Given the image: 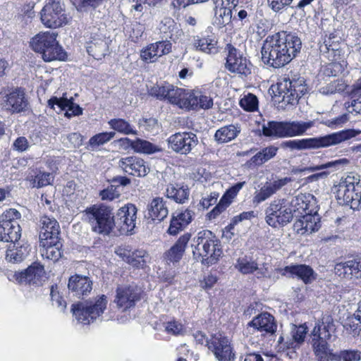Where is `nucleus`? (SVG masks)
<instances>
[{
  "instance_id": "nucleus-15",
  "label": "nucleus",
  "mask_w": 361,
  "mask_h": 361,
  "mask_svg": "<svg viewBox=\"0 0 361 361\" xmlns=\"http://www.w3.org/2000/svg\"><path fill=\"white\" fill-rule=\"evenodd\" d=\"M45 274L44 266L39 262H33L27 269L14 272L12 280L21 285L38 286L44 281Z\"/></svg>"
},
{
  "instance_id": "nucleus-9",
  "label": "nucleus",
  "mask_w": 361,
  "mask_h": 361,
  "mask_svg": "<svg viewBox=\"0 0 361 361\" xmlns=\"http://www.w3.org/2000/svg\"><path fill=\"white\" fill-rule=\"evenodd\" d=\"M107 304L106 296L102 295L90 300L73 305L71 311L80 323L88 324L102 316Z\"/></svg>"
},
{
  "instance_id": "nucleus-60",
  "label": "nucleus",
  "mask_w": 361,
  "mask_h": 361,
  "mask_svg": "<svg viewBox=\"0 0 361 361\" xmlns=\"http://www.w3.org/2000/svg\"><path fill=\"white\" fill-rule=\"evenodd\" d=\"M351 101L345 103L349 113L361 115V95L352 92Z\"/></svg>"
},
{
  "instance_id": "nucleus-53",
  "label": "nucleus",
  "mask_w": 361,
  "mask_h": 361,
  "mask_svg": "<svg viewBox=\"0 0 361 361\" xmlns=\"http://www.w3.org/2000/svg\"><path fill=\"white\" fill-rule=\"evenodd\" d=\"M345 326L354 336H361V302L355 313L347 319Z\"/></svg>"
},
{
  "instance_id": "nucleus-11",
  "label": "nucleus",
  "mask_w": 361,
  "mask_h": 361,
  "mask_svg": "<svg viewBox=\"0 0 361 361\" xmlns=\"http://www.w3.org/2000/svg\"><path fill=\"white\" fill-rule=\"evenodd\" d=\"M21 214L16 209H9L0 216V241L16 243L21 237L18 222Z\"/></svg>"
},
{
  "instance_id": "nucleus-36",
  "label": "nucleus",
  "mask_w": 361,
  "mask_h": 361,
  "mask_svg": "<svg viewBox=\"0 0 361 361\" xmlns=\"http://www.w3.org/2000/svg\"><path fill=\"white\" fill-rule=\"evenodd\" d=\"M245 185V181L239 182L228 189L219 204L208 214L209 219H214L225 210Z\"/></svg>"
},
{
  "instance_id": "nucleus-44",
  "label": "nucleus",
  "mask_w": 361,
  "mask_h": 361,
  "mask_svg": "<svg viewBox=\"0 0 361 361\" xmlns=\"http://www.w3.org/2000/svg\"><path fill=\"white\" fill-rule=\"evenodd\" d=\"M166 195L178 204H184L190 196V190L187 185L169 184L166 189Z\"/></svg>"
},
{
  "instance_id": "nucleus-18",
  "label": "nucleus",
  "mask_w": 361,
  "mask_h": 361,
  "mask_svg": "<svg viewBox=\"0 0 361 361\" xmlns=\"http://www.w3.org/2000/svg\"><path fill=\"white\" fill-rule=\"evenodd\" d=\"M169 147L177 153L188 154L197 145V135L192 132L177 133L168 139Z\"/></svg>"
},
{
  "instance_id": "nucleus-30",
  "label": "nucleus",
  "mask_w": 361,
  "mask_h": 361,
  "mask_svg": "<svg viewBox=\"0 0 361 361\" xmlns=\"http://www.w3.org/2000/svg\"><path fill=\"white\" fill-rule=\"evenodd\" d=\"M276 271L283 276L288 277L295 276L300 279L305 283L312 282L316 279L317 276L312 267L306 264L286 266L284 268L276 269Z\"/></svg>"
},
{
  "instance_id": "nucleus-14",
  "label": "nucleus",
  "mask_w": 361,
  "mask_h": 361,
  "mask_svg": "<svg viewBox=\"0 0 361 361\" xmlns=\"http://www.w3.org/2000/svg\"><path fill=\"white\" fill-rule=\"evenodd\" d=\"M235 268L242 274H255L257 279L270 278L271 267L269 263H259L254 258L243 255L238 257Z\"/></svg>"
},
{
  "instance_id": "nucleus-56",
  "label": "nucleus",
  "mask_w": 361,
  "mask_h": 361,
  "mask_svg": "<svg viewBox=\"0 0 361 361\" xmlns=\"http://www.w3.org/2000/svg\"><path fill=\"white\" fill-rule=\"evenodd\" d=\"M116 133L114 132H105L96 134L89 140L88 145L92 149H95L110 141L114 137Z\"/></svg>"
},
{
  "instance_id": "nucleus-47",
  "label": "nucleus",
  "mask_w": 361,
  "mask_h": 361,
  "mask_svg": "<svg viewBox=\"0 0 361 361\" xmlns=\"http://www.w3.org/2000/svg\"><path fill=\"white\" fill-rule=\"evenodd\" d=\"M190 96L188 109H209L213 106V99L209 96L203 94L201 92L192 91Z\"/></svg>"
},
{
  "instance_id": "nucleus-62",
  "label": "nucleus",
  "mask_w": 361,
  "mask_h": 361,
  "mask_svg": "<svg viewBox=\"0 0 361 361\" xmlns=\"http://www.w3.org/2000/svg\"><path fill=\"white\" fill-rule=\"evenodd\" d=\"M338 357V361H359L361 359L360 352L357 350L341 351Z\"/></svg>"
},
{
  "instance_id": "nucleus-40",
  "label": "nucleus",
  "mask_w": 361,
  "mask_h": 361,
  "mask_svg": "<svg viewBox=\"0 0 361 361\" xmlns=\"http://www.w3.org/2000/svg\"><path fill=\"white\" fill-rule=\"evenodd\" d=\"M278 149V147L272 145L263 148L247 161L245 166L248 169H254L263 165L276 156Z\"/></svg>"
},
{
  "instance_id": "nucleus-52",
  "label": "nucleus",
  "mask_w": 361,
  "mask_h": 361,
  "mask_svg": "<svg viewBox=\"0 0 361 361\" xmlns=\"http://www.w3.org/2000/svg\"><path fill=\"white\" fill-rule=\"evenodd\" d=\"M313 125L312 121H292L286 122L287 137H294L302 135Z\"/></svg>"
},
{
  "instance_id": "nucleus-21",
  "label": "nucleus",
  "mask_w": 361,
  "mask_h": 361,
  "mask_svg": "<svg viewBox=\"0 0 361 361\" xmlns=\"http://www.w3.org/2000/svg\"><path fill=\"white\" fill-rule=\"evenodd\" d=\"M0 104L7 111L19 113L27 109L28 103L24 92L20 90H15L9 93H1Z\"/></svg>"
},
{
  "instance_id": "nucleus-41",
  "label": "nucleus",
  "mask_w": 361,
  "mask_h": 361,
  "mask_svg": "<svg viewBox=\"0 0 361 361\" xmlns=\"http://www.w3.org/2000/svg\"><path fill=\"white\" fill-rule=\"evenodd\" d=\"M30 252V245L27 244L20 245L16 242L11 244L6 253V260L10 263H19L23 262Z\"/></svg>"
},
{
  "instance_id": "nucleus-28",
  "label": "nucleus",
  "mask_w": 361,
  "mask_h": 361,
  "mask_svg": "<svg viewBox=\"0 0 361 361\" xmlns=\"http://www.w3.org/2000/svg\"><path fill=\"white\" fill-rule=\"evenodd\" d=\"M118 166L126 173L138 177L145 176L150 170L147 162L137 157L122 158L118 162Z\"/></svg>"
},
{
  "instance_id": "nucleus-23",
  "label": "nucleus",
  "mask_w": 361,
  "mask_h": 361,
  "mask_svg": "<svg viewBox=\"0 0 361 361\" xmlns=\"http://www.w3.org/2000/svg\"><path fill=\"white\" fill-rule=\"evenodd\" d=\"M139 298V291L137 287L125 285L117 288L114 302L116 303L118 308L124 311L133 307Z\"/></svg>"
},
{
  "instance_id": "nucleus-27",
  "label": "nucleus",
  "mask_w": 361,
  "mask_h": 361,
  "mask_svg": "<svg viewBox=\"0 0 361 361\" xmlns=\"http://www.w3.org/2000/svg\"><path fill=\"white\" fill-rule=\"evenodd\" d=\"M191 238V235L188 233H184L178 238L176 243L166 250L163 255L164 261L168 265H175L182 259L185 248Z\"/></svg>"
},
{
  "instance_id": "nucleus-7",
  "label": "nucleus",
  "mask_w": 361,
  "mask_h": 361,
  "mask_svg": "<svg viewBox=\"0 0 361 361\" xmlns=\"http://www.w3.org/2000/svg\"><path fill=\"white\" fill-rule=\"evenodd\" d=\"M272 88L275 97L278 98V102L281 104L282 107L288 104H296L298 99L307 92L303 77L293 78L291 80L286 78H281L276 86Z\"/></svg>"
},
{
  "instance_id": "nucleus-25",
  "label": "nucleus",
  "mask_w": 361,
  "mask_h": 361,
  "mask_svg": "<svg viewBox=\"0 0 361 361\" xmlns=\"http://www.w3.org/2000/svg\"><path fill=\"white\" fill-rule=\"evenodd\" d=\"M172 44L169 40L159 41L152 43L144 48L140 56L146 62L153 63L162 56L171 52Z\"/></svg>"
},
{
  "instance_id": "nucleus-26",
  "label": "nucleus",
  "mask_w": 361,
  "mask_h": 361,
  "mask_svg": "<svg viewBox=\"0 0 361 361\" xmlns=\"http://www.w3.org/2000/svg\"><path fill=\"white\" fill-rule=\"evenodd\" d=\"M315 200L310 194H299L289 202L292 216L300 217L307 213H312Z\"/></svg>"
},
{
  "instance_id": "nucleus-19",
  "label": "nucleus",
  "mask_w": 361,
  "mask_h": 361,
  "mask_svg": "<svg viewBox=\"0 0 361 361\" xmlns=\"http://www.w3.org/2000/svg\"><path fill=\"white\" fill-rule=\"evenodd\" d=\"M89 41L87 42V51L89 54L99 60L104 57L108 52L109 44L104 35L100 29L96 27L90 28Z\"/></svg>"
},
{
  "instance_id": "nucleus-2",
  "label": "nucleus",
  "mask_w": 361,
  "mask_h": 361,
  "mask_svg": "<svg viewBox=\"0 0 361 361\" xmlns=\"http://www.w3.org/2000/svg\"><path fill=\"white\" fill-rule=\"evenodd\" d=\"M335 325L330 316H324L318 320L312 330L310 343L318 361H329L331 359L332 352L329 343L335 338Z\"/></svg>"
},
{
  "instance_id": "nucleus-4",
  "label": "nucleus",
  "mask_w": 361,
  "mask_h": 361,
  "mask_svg": "<svg viewBox=\"0 0 361 361\" xmlns=\"http://www.w3.org/2000/svg\"><path fill=\"white\" fill-rule=\"evenodd\" d=\"M57 37L58 34L54 32H41L31 39L30 44L45 62L64 61L66 52L59 44Z\"/></svg>"
},
{
  "instance_id": "nucleus-51",
  "label": "nucleus",
  "mask_w": 361,
  "mask_h": 361,
  "mask_svg": "<svg viewBox=\"0 0 361 361\" xmlns=\"http://www.w3.org/2000/svg\"><path fill=\"white\" fill-rule=\"evenodd\" d=\"M217 42L209 37L197 38L194 39L193 45L197 50L206 54H215L218 51Z\"/></svg>"
},
{
  "instance_id": "nucleus-45",
  "label": "nucleus",
  "mask_w": 361,
  "mask_h": 361,
  "mask_svg": "<svg viewBox=\"0 0 361 361\" xmlns=\"http://www.w3.org/2000/svg\"><path fill=\"white\" fill-rule=\"evenodd\" d=\"M336 37L331 33L327 38L324 39L322 44L319 47L320 52L322 54H326V58L329 61H336L337 56L340 55V45L338 39L335 40Z\"/></svg>"
},
{
  "instance_id": "nucleus-61",
  "label": "nucleus",
  "mask_w": 361,
  "mask_h": 361,
  "mask_svg": "<svg viewBox=\"0 0 361 361\" xmlns=\"http://www.w3.org/2000/svg\"><path fill=\"white\" fill-rule=\"evenodd\" d=\"M239 0H214V8L227 10L229 12H232V10L235 8L238 4Z\"/></svg>"
},
{
  "instance_id": "nucleus-54",
  "label": "nucleus",
  "mask_w": 361,
  "mask_h": 361,
  "mask_svg": "<svg viewBox=\"0 0 361 361\" xmlns=\"http://www.w3.org/2000/svg\"><path fill=\"white\" fill-rule=\"evenodd\" d=\"M109 124L114 130L124 135H135L137 130L126 121L121 118H114L109 121Z\"/></svg>"
},
{
  "instance_id": "nucleus-33",
  "label": "nucleus",
  "mask_w": 361,
  "mask_h": 361,
  "mask_svg": "<svg viewBox=\"0 0 361 361\" xmlns=\"http://www.w3.org/2000/svg\"><path fill=\"white\" fill-rule=\"evenodd\" d=\"M294 229L301 235H309L318 231L321 226L319 216L316 212L312 214V213H307L300 218L294 223Z\"/></svg>"
},
{
  "instance_id": "nucleus-24",
  "label": "nucleus",
  "mask_w": 361,
  "mask_h": 361,
  "mask_svg": "<svg viewBox=\"0 0 361 361\" xmlns=\"http://www.w3.org/2000/svg\"><path fill=\"white\" fill-rule=\"evenodd\" d=\"M195 212L190 207L176 211L171 219L168 233L176 235L185 228L192 221Z\"/></svg>"
},
{
  "instance_id": "nucleus-29",
  "label": "nucleus",
  "mask_w": 361,
  "mask_h": 361,
  "mask_svg": "<svg viewBox=\"0 0 361 361\" xmlns=\"http://www.w3.org/2000/svg\"><path fill=\"white\" fill-rule=\"evenodd\" d=\"M48 106L58 114L65 111V116L67 118L80 116L82 114V109L73 102V98L54 97L48 100Z\"/></svg>"
},
{
  "instance_id": "nucleus-42",
  "label": "nucleus",
  "mask_w": 361,
  "mask_h": 361,
  "mask_svg": "<svg viewBox=\"0 0 361 361\" xmlns=\"http://www.w3.org/2000/svg\"><path fill=\"white\" fill-rule=\"evenodd\" d=\"M307 329L305 324L299 326L293 325L290 331V338H286L285 346L287 348H299L305 341Z\"/></svg>"
},
{
  "instance_id": "nucleus-37",
  "label": "nucleus",
  "mask_w": 361,
  "mask_h": 361,
  "mask_svg": "<svg viewBox=\"0 0 361 361\" xmlns=\"http://www.w3.org/2000/svg\"><path fill=\"white\" fill-rule=\"evenodd\" d=\"M147 216L152 221H161L164 220L169 214L166 202L163 197H154L147 207Z\"/></svg>"
},
{
  "instance_id": "nucleus-50",
  "label": "nucleus",
  "mask_w": 361,
  "mask_h": 361,
  "mask_svg": "<svg viewBox=\"0 0 361 361\" xmlns=\"http://www.w3.org/2000/svg\"><path fill=\"white\" fill-rule=\"evenodd\" d=\"M350 161L346 158H341L335 159L331 161H328L326 163L316 165V166H310L301 170V171H309L313 172L319 170L329 169H331L333 171H337L339 169H343L345 166L348 165Z\"/></svg>"
},
{
  "instance_id": "nucleus-49",
  "label": "nucleus",
  "mask_w": 361,
  "mask_h": 361,
  "mask_svg": "<svg viewBox=\"0 0 361 361\" xmlns=\"http://www.w3.org/2000/svg\"><path fill=\"white\" fill-rule=\"evenodd\" d=\"M54 180V176L51 173L42 171H34V173H30L26 180L30 183L32 188H42L49 185Z\"/></svg>"
},
{
  "instance_id": "nucleus-16",
  "label": "nucleus",
  "mask_w": 361,
  "mask_h": 361,
  "mask_svg": "<svg viewBox=\"0 0 361 361\" xmlns=\"http://www.w3.org/2000/svg\"><path fill=\"white\" fill-rule=\"evenodd\" d=\"M137 212V207L133 204H127L118 210L114 219V227L118 230L120 234L133 233L136 226Z\"/></svg>"
},
{
  "instance_id": "nucleus-46",
  "label": "nucleus",
  "mask_w": 361,
  "mask_h": 361,
  "mask_svg": "<svg viewBox=\"0 0 361 361\" xmlns=\"http://www.w3.org/2000/svg\"><path fill=\"white\" fill-rule=\"evenodd\" d=\"M40 244L43 247L42 255L52 261H57L61 257V247L62 244L58 240H41Z\"/></svg>"
},
{
  "instance_id": "nucleus-12",
  "label": "nucleus",
  "mask_w": 361,
  "mask_h": 361,
  "mask_svg": "<svg viewBox=\"0 0 361 361\" xmlns=\"http://www.w3.org/2000/svg\"><path fill=\"white\" fill-rule=\"evenodd\" d=\"M266 222L274 228L284 226L293 219L289 202L284 199L272 200L265 209Z\"/></svg>"
},
{
  "instance_id": "nucleus-22",
  "label": "nucleus",
  "mask_w": 361,
  "mask_h": 361,
  "mask_svg": "<svg viewBox=\"0 0 361 361\" xmlns=\"http://www.w3.org/2000/svg\"><path fill=\"white\" fill-rule=\"evenodd\" d=\"M292 180L291 178L284 177L276 179L272 182L265 183L258 190L255 192L252 199L253 204L258 205L264 202Z\"/></svg>"
},
{
  "instance_id": "nucleus-6",
  "label": "nucleus",
  "mask_w": 361,
  "mask_h": 361,
  "mask_svg": "<svg viewBox=\"0 0 361 361\" xmlns=\"http://www.w3.org/2000/svg\"><path fill=\"white\" fill-rule=\"evenodd\" d=\"M335 188L340 203L348 205L353 209L361 207V178L359 175L350 173L341 178Z\"/></svg>"
},
{
  "instance_id": "nucleus-43",
  "label": "nucleus",
  "mask_w": 361,
  "mask_h": 361,
  "mask_svg": "<svg viewBox=\"0 0 361 361\" xmlns=\"http://www.w3.org/2000/svg\"><path fill=\"white\" fill-rule=\"evenodd\" d=\"M240 127L238 124L224 126L219 128L214 134V140L218 144H224L235 140L240 133Z\"/></svg>"
},
{
  "instance_id": "nucleus-64",
  "label": "nucleus",
  "mask_w": 361,
  "mask_h": 361,
  "mask_svg": "<svg viewBox=\"0 0 361 361\" xmlns=\"http://www.w3.org/2000/svg\"><path fill=\"white\" fill-rule=\"evenodd\" d=\"M63 142L69 147H79L82 143V137L78 133H72L63 140Z\"/></svg>"
},
{
  "instance_id": "nucleus-5",
  "label": "nucleus",
  "mask_w": 361,
  "mask_h": 361,
  "mask_svg": "<svg viewBox=\"0 0 361 361\" xmlns=\"http://www.w3.org/2000/svg\"><path fill=\"white\" fill-rule=\"evenodd\" d=\"M360 133V131L355 130H341L319 137L289 140L285 142V145L290 149H296L327 147L344 142L357 136Z\"/></svg>"
},
{
  "instance_id": "nucleus-13",
  "label": "nucleus",
  "mask_w": 361,
  "mask_h": 361,
  "mask_svg": "<svg viewBox=\"0 0 361 361\" xmlns=\"http://www.w3.org/2000/svg\"><path fill=\"white\" fill-rule=\"evenodd\" d=\"M42 23L49 28H57L68 23L63 4L61 0H47L40 12Z\"/></svg>"
},
{
  "instance_id": "nucleus-32",
  "label": "nucleus",
  "mask_w": 361,
  "mask_h": 361,
  "mask_svg": "<svg viewBox=\"0 0 361 361\" xmlns=\"http://www.w3.org/2000/svg\"><path fill=\"white\" fill-rule=\"evenodd\" d=\"M116 254L129 264L135 267H143L149 258V255L144 250L131 251L127 247H119L115 251Z\"/></svg>"
},
{
  "instance_id": "nucleus-10",
  "label": "nucleus",
  "mask_w": 361,
  "mask_h": 361,
  "mask_svg": "<svg viewBox=\"0 0 361 361\" xmlns=\"http://www.w3.org/2000/svg\"><path fill=\"white\" fill-rule=\"evenodd\" d=\"M191 92L168 82L154 85L148 90L151 96L161 100L167 99L171 104L186 109L190 104Z\"/></svg>"
},
{
  "instance_id": "nucleus-39",
  "label": "nucleus",
  "mask_w": 361,
  "mask_h": 361,
  "mask_svg": "<svg viewBox=\"0 0 361 361\" xmlns=\"http://www.w3.org/2000/svg\"><path fill=\"white\" fill-rule=\"evenodd\" d=\"M159 34L162 38L170 39L173 41L177 40L183 34L180 26L169 17L164 18L158 25Z\"/></svg>"
},
{
  "instance_id": "nucleus-3",
  "label": "nucleus",
  "mask_w": 361,
  "mask_h": 361,
  "mask_svg": "<svg viewBox=\"0 0 361 361\" xmlns=\"http://www.w3.org/2000/svg\"><path fill=\"white\" fill-rule=\"evenodd\" d=\"M192 247L193 257L207 266L216 264L223 255L221 242L209 230L198 232Z\"/></svg>"
},
{
  "instance_id": "nucleus-34",
  "label": "nucleus",
  "mask_w": 361,
  "mask_h": 361,
  "mask_svg": "<svg viewBox=\"0 0 361 361\" xmlns=\"http://www.w3.org/2000/svg\"><path fill=\"white\" fill-rule=\"evenodd\" d=\"M39 240H58L60 235V227L54 218L44 216L40 219Z\"/></svg>"
},
{
  "instance_id": "nucleus-35",
  "label": "nucleus",
  "mask_w": 361,
  "mask_h": 361,
  "mask_svg": "<svg viewBox=\"0 0 361 361\" xmlns=\"http://www.w3.org/2000/svg\"><path fill=\"white\" fill-rule=\"evenodd\" d=\"M68 287L77 297L80 298L90 293L92 281L87 276L76 274L70 277Z\"/></svg>"
},
{
  "instance_id": "nucleus-20",
  "label": "nucleus",
  "mask_w": 361,
  "mask_h": 361,
  "mask_svg": "<svg viewBox=\"0 0 361 361\" xmlns=\"http://www.w3.org/2000/svg\"><path fill=\"white\" fill-rule=\"evenodd\" d=\"M209 349L214 354L219 361H233L235 354L231 346L229 339L218 333L214 335L209 341Z\"/></svg>"
},
{
  "instance_id": "nucleus-1",
  "label": "nucleus",
  "mask_w": 361,
  "mask_h": 361,
  "mask_svg": "<svg viewBox=\"0 0 361 361\" xmlns=\"http://www.w3.org/2000/svg\"><path fill=\"white\" fill-rule=\"evenodd\" d=\"M301 47V40L295 34L280 32L266 38L261 50L262 59L265 64L280 68L290 63Z\"/></svg>"
},
{
  "instance_id": "nucleus-48",
  "label": "nucleus",
  "mask_w": 361,
  "mask_h": 361,
  "mask_svg": "<svg viewBox=\"0 0 361 361\" xmlns=\"http://www.w3.org/2000/svg\"><path fill=\"white\" fill-rule=\"evenodd\" d=\"M263 134L268 137H287L286 122L269 121L262 126Z\"/></svg>"
},
{
  "instance_id": "nucleus-31",
  "label": "nucleus",
  "mask_w": 361,
  "mask_h": 361,
  "mask_svg": "<svg viewBox=\"0 0 361 361\" xmlns=\"http://www.w3.org/2000/svg\"><path fill=\"white\" fill-rule=\"evenodd\" d=\"M251 63L236 49L231 50L226 59V68L233 73L247 76L251 73Z\"/></svg>"
},
{
  "instance_id": "nucleus-58",
  "label": "nucleus",
  "mask_w": 361,
  "mask_h": 361,
  "mask_svg": "<svg viewBox=\"0 0 361 361\" xmlns=\"http://www.w3.org/2000/svg\"><path fill=\"white\" fill-rule=\"evenodd\" d=\"M239 104L246 111H255L258 109V99L255 94L248 93L241 98Z\"/></svg>"
},
{
  "instance_id": "nucleus-38",
  "label": "nucleus",
  "mask_w": 361,
  "mask_h": 361,
  "mask_svg": "<svg viewBox=\"0 0 361 361\" xmlns=\"http://www.w3.org/2000/svg\"><path fill=\"white\" fill-rule=\"evenodd\" d=\"M335 272L339 276L361 278V258L337 264Z\"/></svg>"
},
{
  "instance_id": "nucleus-63",
  "label": "nucleus",
  "mask_w": 361,
  "mask_h": 361,
  "mask_svg": "<svg viewBox=\"0 0 361 361\" xmlns=\"http://www.w3.org/2000/svg\"><path fill=\"white\" fill-rule=\"evenodd\" d=\"M165 331L170 334L177 336L180 335L184 331L183 326L177 321H170L164 324Z\"/></svg>"
},
{
  "instance_id": "nucleus-55",
  "label": "nucleus",
  "mask_w": 361,
  "mask_h": 361,
  "mask_svg": "<svg viewBox=\"0 0 361 361\" xmlns=\"http://www.w3.org/2000/svg\"><path fill=\"white\" fill-rule=\"evenodd\" d=\"M133 149L136 152L144 154H153L160 151L158 146L149 141L139 138L134 140V142L133 143Z\"/></svg>"
},
{
  "instance_id": "nucleus-17",
  "label": "nucleus",
  "mask_w": 361,
  "mask_h": 361,
  "mask_svg": "<svg viewBox=\"0 0 361 361\" xmlns=\"http://www.w3.org/2000/svg\"><path fill=\"white\" fill-rule=\"evenodd\" d=\"M277 329V323L274 317L264 312L255 317L248 324L247 331L250 334L259 332L261 336H271Z\"/></svg>"
},
{
  "instance_id": "nucleus-59",
  "label": "nucleus",
  "mask_w": 361,
  "mask_h": 361,
  "mask_svg": "<svg viewBox=\"0 0 361 361\" xmlns=\"http://www.w3.org/2000/svg\"><path fill=\"white\" fill-rule=\"evenodd\" d=\"M50 296L52 305L59 308L60 311L63 312L66 308V302L60 295L59 287L56 285L51 287Z\"/></svg>"
},
{
  "instance_id": "nucleus-57",
  "label": "nucleus",
  "mask_w": 361,
  "mask_h": 361,
  "mask_svg": "<svg viewBox=\"0 0 361 361\" xmlns=\"http://www.w3.org/2000/svg\"><path fill=\"white\" fill-rule=\"evenodd\" d=\"M214 25L223 27L231 22L232 12L214 8Z\"/></svg>"
},
{
  "instance_id": "nucleus-8",
  "label": "nucleus",
  "mask_w": 361,
  "mask_h": 361,
  "mask_svg": "<svg viewBox=\"0 0 361 361\" xmlns=\"http://www.w3.org/2000/svg\"><path fill=\"white\" fill-rule=\"evenodd\" d=\"M83 219L92 230L99 234L109 235L114 228V216L112 209L106 206H93L87 208Z\"/></svg>"
}]
</instances>
